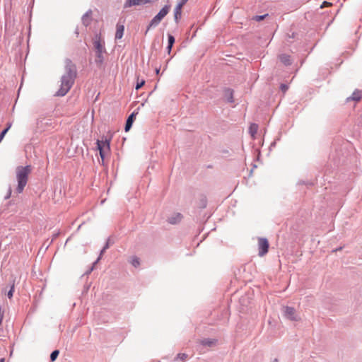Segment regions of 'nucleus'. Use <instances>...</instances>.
<instances>
[{"mask_svg":"<svg viewBox=\"0 0 362 362\" xmlns=\"http://www.w3.org/2000/svg\"><path fill=\"white\" fill-rule=\"evenodd\" d=\"M131 264L134 267H137L140 264L139 259L138 257H132V259H131Z\"/></svg>","mask_w":362,"mask_h":362,"instance_id":"412c9836","label":"nucleus"},{"mask_svg":"<svg viewBox=\"0 0 362 362\" xmlns=\"http://www.w3.org/2000/svg\"><path fill=\"white\" fill-rule=\"evenodd\" d=\"M284 316L291 321H298L300 317L296 314V310L293 307H284Z\"/></svg>","mask_w":362,"mask_h":362,"instance_id":"423d86ee","label":"nucleus"},{"mask_svg":"<svg viewBox=\"0 0 362 362\" xmlns=\"http://www.w3.org/2000/svg\"><path fill=\"white\" fill-rule=\"evenodd\" d=\"M112 134L108 132L107 135H103L100 139L96 141V148L98 150L100 158H105V156L110 150V142Z\"/></svg>","mask_w":362,"mask_h":362,"instance_id":"20e7f679","label":"nucleus"},{"mask_svg":"<svg viewBox=\"0 0 362 362\" xmlns=\"http://www.w3.org/2000/svg\"><path fill=\"white\" fill-rule=\"evenodd\" d=\"M258 125L255 123H252L250 124L249 127V132L252 136H254L255 134L257 132Z\"/></svg>","mask_w":362,"mask_h":362,"instance_id":"a211bd4d","label":"nucleus"},{"mask_svg":"<svg viewBox=\"0 0 362 362\" xmlns=\"http://www.w3.org/2000/svg\"><path fill=\"white\" fill-rule=\"evenodd\" d=\"M108 247H109V243L107 242L105 243V246L103 247V250H106Z\"/></svg>","mask_w":362,"mask_h":362,"instance_id":"473e14b6","label":"nucleus"},{"mask_svg":"<svg viewBox=\"0 0 362 362\" xmlns=\"http://www.w3.org/2000/svg\"><path fill=\"white\" fill-rule=\"evenodd\" d=\"M59 354V351L58 350L53 351L50 354V360L52 361H54L56 360V358H57Z\"/></svg>","mask_w":362,"mask_h":362,"instance_id":"4be33fe9","label":"nucleus"},{"mask_svg":"<svg viewBox=\"0 0 362 362\" xmlns=\"http://www.w3.org/2000/svg\"><path fill=\"white\" fill-rule=\"evenodd\" d=\"M3 319H4V310L2 309L1 305H0V325L2 323Z\"/></svg>","mask_w":362,"mask_h":362,"instance_id":"cd10ccee","label":"nucleus"},{"mask_svg":"<svg viewBox=\"0 0 362 362\" xmlns=\"http://www.w3.org/2000/svg\"><path fill=\"white\" fill-rule=\"evenodd\" d=\"M124 32V25L117 24V30L115 33V40H120L123 35Z\"/></svg>","mask_w":362,"mask_h":362,"instance_id":"f8f14e48","label":"nucleus"},{"mask_svg":"<svg viewBox=\"0 0 362 362\" xmlns=\"http://www.w3.org/2000/svg\"><path fill=\"white\" fill-rule=\"evenodd\" d=\"M0 362H4V358H1Z\"/></svg>","mask_w":362,"mask_h":362,"instance_id":"58836bf2","label":"nucleus"},{"mask_svg":"<svg viewBox=\"0 0 362 362\" xmlns=\"http://www.w3.org/2000/svg\"><path fill=\"white\" fill-rule=\"evenodd\" d=\"M268 16V14H264V15H256L253 17V19L255 20L256 21H261L262 20H264L267 16Z\"/></svg>","mask_w":362,"mask_h":362,"instance_id":"5701e85b","label":"nucleus"},{"mask_svg":"<svg viewBox=\"0 0 362 362\" xmlns=\"http://www.w3.org/2000/svg\"><path fill=\"white\" fill-rule=\"evenodd\" d=\"M93 46L95 52V62L100 66L105 61L104 54L106 53L105 42L102 40L100 34H95L93 39Z\"/></svg>","mask_w":362,"mask_h":362,"instance_id":"7ed1b4c3","label":"nucleus"},{"mask_svg":"<svg viewBox=\"0 0 362 362\" xmlns=\"http://www.w3.org/2000/svg\"><path fill=\"white\" fill-rule=\"evenodd\" d=\"M105 251V250H103V248L101 250L100 253V255H99V257H98V259L94 262L93 265L96 264L99 262V260L100 259V258H101V257H102V255H103V252H104ZM93 267H94V266H93V267L90 268V271L88 272V273H90V272H91V271H93Z\"/></svg>","mask_w":362,"mask_h":362,"instance_id":"b1692460","label":"nucleus"},{"mask_svg":"<svg viewBox=\"0 0 362 362\" xmlns=\"http://www.w3.org/2000/svg\"><path fill=\"white\" fill-rule=\"evenodd\" d=\"M182 215L180 213H175L168 218V222L170 224H177L181 221Z\"/></svg>","mask_w":362,"mask_h":362,"instance_id":"6e6552de","label":"nucleus"},{"mask_svg":"<svg viewBox=\"0 0 362 362\" xmlns=\"http://www.w3.org/2000/svg\"><path fill=\"white\" fill-rule=\"evenodd\" d=\"M187 358V354H177L176 359L185 360Z\"/></svg>","mask_w":362,"mask_h":362,"instance_id":"bb28decb","label":"nucleus"},{"mask_svg":"<svg viewBox=\"0 0 362 362\" xmlns=\"http://www.w3.org/2000/svg\"><path fill=\"white\" fill-rule=\"evenodd\" d=\"M144 84H145V80L144 79H140L138 77L137 80H136V83L135 85V89L136 90L140 89Z\"/></svg>","mask_w":362,"mask_h":362,"instance_id":"6ab92c4d","label":"nucleus"},{"mask_svg":"<svg viewBox=\"0 0 362 362\" xmlns=\"http://www.w3.org/2000/svg\"><path fill=\"white\" fill-rule=\"evenodd\" d=\"M280 89L282 92L285 93L288 89V86L285 83H281L280 85Z\"/></svg>","mask_w":362,"mask_h":362,"instance_id":"a878e982","label":"nucleus"},{"mask_svg":"<svg viewBox=\"0 0 362 362\" xmlns=\"http://www.w3.org/2000/svg\"><path fill=\"white\" fill-rule=\"evenodd\" d=\"M225 97L228 103H233V90L230 88L226 89Z\"/></svg>","mask_w":362,"mask_h":362,"instance_id":"f3484780","label":"nucleus"},{"mask_svg":"<svg viewBox=\"0 0 362 362\" xmlns=\"http://www.w3.org/2000/svg\"><path fill=\"white\" fill-rule=\"evenodd\" d=\"M175 42V37L171 34H168V45H169L170 46H173Z\"/></svg>","mask_w":362,"mask_h":362,"instance_id":"aec40b11","label":"nucleus"},{"mask_svg":"<svg viewBox=\"0 0 362 362\" xmlns=\"http://www.w3.org/2000/svg\"><path fill=\"white\" fill-rule=\"evenodd\" d=\"M75 33H76V35H78V30H76Z\"/></svg>","mask_w":362,"mask_h":362,"instance_id":"a19ab883","label":"nucleus"},{"mask_svg":"<svg viewBox=\"0 0 362 362\" xmlns=\"http://www.w3.org/2000/svg\"><path fill=\"white\" fill-rule=\"evenodd\" d=\"M138 110H139V108L137 110H134L133 112H132L127 117V119L126 120L125 126H124L125 132H129L130 130V129L132 128L134 121L136 116L138 113V112H137Z\"/></svg>","mask_w":362,"mask_h":362,"instance_id":"0eeeda50","label":"nucleus"},{"mask_svg":"<svg viewBox=\"0 0 362 362\" xmlns=\"http://www.w3.org/2000/svg\"><path fill=\"white\" fill-rule=\"evenodd\" d=\"M159 72H160V68H156V74H159Z\"/></svg>","mask_w":362,"mask_h":362,"instance_id":"f704fd0d","label":"nucleus"},{"mask_svg":"<svg viewBox=\"0 0 362 362\" xmlns=\"http://www.w3.org/2000/svg\"><path fill=\"white\" fill-rule=\"evenodd\" d=\"M6 130H4L3 129L1 131V132L0 133V142L2 141V139L4 138L6 134Z\"/></svg>","mask_w":362,"mask_h":362,"instance_id":"c756f323","label":"nucleus"},{"mask_svg":"<svg viewBox=\"0 0 362 362\" xmlns=\"http://www.w3.org/2000/svg\"><path fill=\"white\" fill-rule=\"evenodd\" d=\"M14 292V284H13L11 287V289L8 291L7 296L8 298H11L13 297Z\"/></svg>","mask_w":362,"mask_h":362,"instance_id":"393cba45","label":"nucleus"},{"mask_svg":"<svg viewBox=\"0 0 362 362\" xmlns=\"http://www.w3.org/2000/svg\"><path fill=\"white\" fill-rule=\"evenodd\" d=\"M32 171V166L27 165L25 166L19 165L16 168V175L17 180L16 192L21 194L23 192L28 180V175Z\"/></svg>","mask_w":362,"mask_h":362,"instance_id":"f03ea898","label":"nucleus"},{"mask_svg":"<svg viewBox=\"0 0 362 362\" xmlns=\"http://www.w3.org/2000/svg\"><path fill=\"white\" fill-rule=\"evenodd\" d=\"M279 59L281 62H282L286 66H289L292 64L291 57L288 54H282L279 56Z\"/></svg>","mask_w":362,"mask_h":362,"instance_id":"ddd939ff","label":"nucleus"},{"mask_svg":"<svg viewBox=\"0 0 362 362\" xmlns=\"http://www.w3.org/2000/svg\"><path fill=\"white\" fill-rule=\"evenodd\" d=\"M172 47H173V46H170V45H167L166 50H167V52H168V54H170V52H171V50H172Z\"/></svg>","mask_w":362,"mask_h":362,"instance_id":"7c9ffc66","label":"nucleus"},{"mask_svg":"<svg viewBox=\"0 0 362 362\" xmlns=\"http://www.w3.org/2000/svg\"><path fill=\"white\" fill-rule=\"evenodd\" d=\"M170 8V5H165L156 14V16L163 20L164 17L168 13Z\"/></svg>","mask_w":362,"mask_h":362,"instance_id":"9b49d317","label":"nucleus"},{"mask_svg":"<svg viewBox=\"0 0 362 362\" xmlns=\"http://www.w3.org/2000/svg\"><path fill=\"white\" fill-rule=\"evenodd\" d=\"M64 71L61 77L60 88L54 94L57 97L64 96L69 91L77 76L76 66L70 59L65 60Z\"/></svg>","mask_w":362,"mask_h":362,"instance_id":"f257e3e1","label":"nucleus"},{"mask_svg":"<svg viewBox=\"0 0 362 362\" xmlns=\"http://www.w3.org/2000/svg\"><path fill=\"white\" fill-rule=\"evenodd\" d=\"M187 1L188 0H178V3L177 5L182 7L187 2Z\"/></svg>","mask_w":362,"mask_h":362,"instance_id":"c85d7f7f","label":"nucleus"},{"mask_svg":"<svg viewBox=\"0 0 362 362\" xmlns=\"http://www.w3.org/2000/svg\"><path fill=\"white\" fill-rule=\"evenodd\" d=\"M269 242L265 238H258V255L260 257L264 256L268 252Z\"/></svg>","mask_w":362,"mask_h":362,"instance_id":"39448f33","label":"nucleus"},{"mask_svg":"<svg viewBox=\"0 0 362 362\" xmlns=\"http://www.w3.org/2000/svg\"><path fill=\"white\" fill-rule=\"evenodd\" d=\"M28 148H31V146H27L26 147V151H28Z\"/></svg>","mask_w":362,"mask_h":362,"instance_id":"ea45409f","label":"nucleus"},{"mask_svg":"<svg viewBox=\"0 0 362 362\" xmlns=\"http://www.w3.org/2000/svg\"><path fill=\"white\" fill-rule=\"evenodd\" d=\"M182 8L180 6H176L174 10V18L176 23L181 18Z\"/></svg>","mask_w":362,"mask_h":362,"instance_id":"2eb2a0df","label":"nucleus"},{"mask_svg":"<svg viewBox=\"0 0 362 362\" xmlns=\"http://www.w3.org/2000/svg\"><path fill=\"white\" fill-rule=\"evenodd\" d=\"M162 20L158 17L156 15L151 19V21H150L148 25L147 26V28H146V30L145 32V35L147 34V33L148 32V30L151 28H155L156 27L161 21Z\"/></svg>","mask_w":362,"mask_h":362,"instance_id":"1a4fd4ad","label":"nucleus"},{"mask_svg":"<svg viewBox=\"0 0 362 362\" xmlns=\"http://www.w3.org/2000/svg\"><path fill=\"white\" fill-rule=\"evenodd\" d=\"M216 341H217L216 339L207 338L202 339L201 341V344L205 346L211 347L215 345L216 344Z\"/></svg>","mask_w":362,"mask_h":362,"instance_id":"4468645a","label":"nucleus"},{"mask_svg":"<svg viewBox=\"0 0 362 362\" xmlns=\"http://www.w3.org/2000/svg\"><path fill=\"white\" fill-rule=\"evenodd\" d=\"M276 144V141H274L271 144V147L274 146Z\"/></svg>","mask_w":362,"mask_h":362,"instance_id":"c9c22d12","label":"nucleus"},{"mask_svg":"<svg viewBox=\"0 0 362 362\" xmlns=\"http://www.w3.org/2000/svg\"><path fill=\"white\" fill-rule=\"evenodd\" d=\"M92 11L91 10L87 11L81 18V21L83 25H88L90 23V21L88 20V18L91 16Z\"/></svg>","mask_w":362,"mask_h":362,"instance_id":"dca6fc26","label":"nucleus"},{"mask_svg":"<svg viewBox=\"0 0 362 362\" xmlns=\"http://www.w3.org/2000/svg\"><path fill=\"white\" fill-rule=\"evenodd\" d=\"M107 160H105V159L101 160L102 165H106V161H107Z\"/></svg>","mask_w":362,"mask_h":362,"instance_id":"72a5a7b5","label":"nucleus"},{"mask_svg":"<svg viewBox=\"0 0 362 362\" xmlns=\"http://www.w3.org/2000/svg\"><path fill=\"white\" fill-rule=\"evenodd\" d=\"M341 250V247H339L337 249L335 250V251H337V250ZM334 252V250H333Z\"/></svg>","mask_w":362,"mask_h":362,"instance_id":"4c0bfd02","label":"nucleus"},{"mask_svg":"<svg viewBox=\"0 0 362 362\" xmlns=\"http://www.w3.org/2000/svg\"><path fill=\"white\" fill-rule=\"evenodd\" d=\"M272 362H279L277 358H274Z\"/></svg>","mask_w":362,"mask_h":362,"instance_id":"e433bc0d","label":"nucleus"},{"mask_svg":"<svg viewBox=\"0 0 362 362\" xmlns=\"http://www.w3.org/2000/svg\"><path fill=\"white\" fill-rule=\"evenodd\" d=\"M11 123H8V124H7V127H6L5 129H4V130H6V132H8V131L9 130V129L11 128Z\"/></svg>","mask_w":362,"mask_h":362,"instance_id":"2f4dec72","label":"nucleus"},{"mask_svg":"<svg viewBox=\"0 0 362 362\" xmlns=\"http://www.w3.org/2000/svg\"><path fill=\"white\" fill-rule=\"evenodd\" d=\"M362 97V91L359 90H355L351 96L346 98V102L349 100L359 101Z\"/></svg>","mask_w":362,"mask_h":362,"instance_id":"9d476101","label":"nucleus"}]
</instances>
